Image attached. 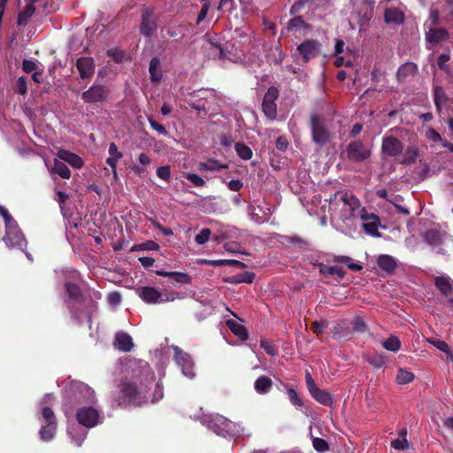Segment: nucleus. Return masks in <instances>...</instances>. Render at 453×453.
<instances>
[{
	"label": "nucleus",
	"instance_id": "28",
	"mask_svg": "<svg viewBox=\"0 0 453 453\" xmlns=\"http://www.w3.org/2000/svg\"><path fill=\"white\" fill-rule=\"evenodd\" d=\"M35 12V5L32 3H27L25 9L19 12L17 24L19 27H24L28 23L30 18L34 15Z\"/></svg>",
	"mask_w": 453,
	"mask_h": 453
},
{
	"label": "nucleus",
	"instance_id": "15",
	"mask_svg": "<svg viewBox=\"0 0 453 453\" xmlns=\"http://www.w3.org/2000/svg\"><path fill=\"white\" fill-rule=\"evenodd\" d=\"M449 37V32L444 27H429L426 31V41L432 46L448 41Z\"/></svg>",
	"mask_w": 453,
	"mask_h": 453
},
{
	"label": "nucleus",
	"instance_id": "47",
	"mask_svg": "<svg viewBox=\"0 0 453 453\" xmlns=\"http://www.w3.org/2000/svg\"><path fill=\"white\" fill-rule=\"evenodd\" d=\"M368 363L375 368H381L386 364V358L381 354H372L367 357Z\"/></svg>",
	"mask_w": 453,
	"mask_h": 453
},
{
	"label": "nucleus",
	"instance_id": "24",
	"mask_svg": "<svg viewBox=\"0 0 453 453\" xmlns=\"http://www.w3.org/2000/svg\"><path fill=\"white\" fill-rule=\"evenodd\" d=\"M150 78L153 83L159 82L163 78L161 71V61L159 58L154 57L151 58L149 67Z\"/></svg>",
	"mask_w": 453,
	"mask_h": 453
},
{
	"label": "nucleus",
	"instance_id": "21",
	"mask_svg": "<svg viewBox=\"0 0 453 453\" xmlns=\"http://www.w3.org/2000/svg\"><path fill=\"white\" fill-rule=\"evenodd\" d=\"M139 296L147 303H160L162 292L153 287H142Z\"/></svg>",
	"mask_w": 453,
	"mask_h": 453
},
{
	"label": "nucleus",
	"instance_id": "64",
	"mask_svg": "<svg viewBox=\"0 0 453 453\" xmlns=\"http://www.w3.org/2000/svg\"><path fill=\"white\" fill-rule=\"evenodd\" d=\"M109 154H110V157H114L118 159H120L123 157V153L119 151L118 146L114 142H111L109 145Z\"/></svg>",
	"mask_w": 453,
	"mask_h": 453
},
{
	"label": "nucleus",
	"instance_id": "5",
	"mask_svg": "<svg viewBox=\"0 0 453 453\" xmlns=\"http://www.w3.org/2000/svg\"><path fill=\"white\" fill-rule=\"evenodd\" d=\"M346 157L349 161L359 163L365 161L371 157V150L367 149L360 140L350 142L345 150Z\"/></svg>",
	"mask_w": 453,
	"mask_h": 453
},
{
	"label": "nucleus",
	"instance_id": "42",
	"mask_svg": "<svg viewBox=\"0 0 453 453\" xmlns=\"http://www.w3.org/2000/svg\"><path fill=\"white\" fill-rule=\"evenodd\" d=\"M160 246L154 241H146L145 242L135 244L131 248V251L138 250H159Z\"/></svg>",
	"mask_w": 453,
	"mask_h": 453
},
{
	"label": "nucleus",
	"instance_id": "19",
	"mask_svg": "<svg viewBox=\"0 0 453 453\" xmlns=\"http://www.w3.org/2000/svg\"><path fill=\"white\" fill-rule=\"evenodd\" d=\"M46 165H47L48 170L51 175L57 174V175L60 176L62 179H65V180H68L71 178L70 169L65 165V163L64 161H62L61 159H59L58 157L54 158L52 165L47 164Z\"/></svg>",
	"mask_w": 453,
	"mask_h": 453
},
{
	"label": "nucleus",
	"instance_id": "43",
	"mask_svg": "<svg viewBox=\"0 0 453 453\" xmlns=\"http://www.w3.org/2000/svg\"><path fill=\"white\" fill-rule=\"evenodd\" d=\"M351 326L353 332L356 333L363 334L367 330L366 323L360 316H356L353 318L351 321Z\"/></svg>",
	"mask_w": 453,
	"mask_h": 453
},
{
	"label": "nucleus",
	"instance_id": "49",
	"mask_svg": "<svg viewBox=\"0 0 453 453\" xmlns=\"http://www.w3.org/2000/svg\"><path fill=\"white\" fill-rule=\"evenodd\" d=\"M326 327L327 322L326 320L314 321L311 326V331L317 335L322 334Z\"/></svg>",
	"mask_w": 453,
	"mask_h": 453
},
{
	"label": "nucleus",
	"instance_id": "53",
	"mask_svg": "<svg viewBox=\"0 0 453 453\" xmlns=\"http://www.w3.org/2000/svg\"><path fill=\"white\" fill-rule=\"evenodd\" d=\"M157 175L159 179L169 181L171 177V168L169 165H163L157 169Z\"/></svg>",
	"mask_w": 453,
	"mask_h": 453
},
{
	"label": "nucleus",
	"instance_id": "44",
	"mask_svg": "<svg viewBox=\"0 0 453 453\" xmlns=\"http://www.w3.org/2000/svg\"><path fill=\"white\" fill-rule=\"evenodd\" d=\"M312 446L314 449L319 453H325L329 450V444L328 442L319 437L312 438Z\"/></svg>",
	"mask_w": 453,
	"mask_h": 453
},
{
	"label": "nucleus",
	"instance_id": "34",
	"mask_svg": "<svg viewBox=\"0 0 453 453\" xmlns=\"http://www.w3.org/2000/svg\"><path fill=\"white\" fill-rule=\"evenodd\" d=\"M434 284L443 296H448L452 291V285L449 278L439 276L435 278Z\"/></svg>",
	"mask_w": 453,
	"mask_h": 453
},
{
	"label": "nucleus",
	"instance_id": "55",
	"mask_svg": "<svg viewBox=\"0 0 453 453\" xmlns=\"http://www.w3.org/2000/svg\"><path fill=\"white\" fill-rule=\"evenodd\" d=\"M288 398H289V401L291 402V403L296 407H301L303 406V401L302 399L299 397V395H297L296 391L294 390L293 388H288Z\"/></svg>",
	"mask_w": 453,
	"mask_h": 453
},
{
	"label": "nucleus",
	"instance_id": "38",
	"mask_svg": "<svg viewBox=\"0 0 453 453\" xmlns=\"http://www.w3.org/2000/svg\"><path fill=\"white\" fill-rule=\"evenodd\" d=\"M65 287L68 296L73 299L75 302H80L82 297L80 287L73 282H66Z\"/></svg>",
	"mask_w": 453,
	"mask_h": 453
},
{
	"label": "nucleus",
	"instance_id": "57",
	"mask_svg": "<svg viewBox=\"0 0 453 453\" xmlns=\"http://www.w3.org/2000/svg\"><path fill=\"white\" fill-rule=\"evenodd\" d=\"M360 218L364 221V223L377 221L380 219L379 216L374 213H369L366 211L365 208H362L360 211Z\"/></svg>",
	"mask_w": 453,
	"mask_h": 453
},
{
	"label": "nucleus",
	"instance_id": "13",
	"mask_svg": "<svg viewBox=\"0 0 453 453\" xmlns=\"http://www.w3.org/2000/svg\"><path fill=\"white\" fill-rule=\"evenodd\" d=\"M297 50L302 55L303 62L307 63L319 55L320 43L317 40L309 39L298 45Z\"/></svg>",
	"mask_w": 453,
	"mask_h": 453
},
{
	"label": "nucleus",
	"instance_id": "3",
	"mask_svg": "<svg viewBox=\"0 0 453 453\" xmlns=\"http://www.w3.org/2000/svg\"><path fill=\"white\" fill-rule=\"evenodd\" d=\"M330 207H338L342 205V217L343 219H349L356 215V211L360 208L359 199L347 192H337L329 201Z\"/></svg>",
	"mask_w": 453,
	"mask_h": 453
},
{
	"label": "nucleus",
	"instance_id": "29",
	"mask_svg": "<svg viewBox=\"0 0 453 453\" xmlns=\"http://www.w3.org/2000/svg\"><path fill=\"white\" fill-rule=\"evenodd\" d=\"M256 278V274L252 272H243L241 273H237L232 277H229L226 281L232 284H240V283H252Z\"/></svg>",
	"mask_w": 453,
	"mask_h": 453
},
{
	"label": "nucleus",
	"instance_id": "23",
	"mask_svg": "<svg viewBox=\"0 0 453 453\" xmlns=\"http://www.w3.org/2000/svg\"><path fill=\"white\" fill-rule=\"evenodd\" d=\"M310 394L317 402L325 406H332L334 403V398L332 395L326 390L320 389L319 387L313 388Z\"/></svg>",
	"mask_w": 453,
	"mask_h": 453
},
{
	"label": "nucleus",
	"instance_id": "59",
	"mask_svg": "<svg viewBox=\"0 0 453 453\" xmlns=\"http://www.w3.org/2000/svg\"><path fill=\"white\" fill-rule=\"evenodd\" d=\"M429 20L431 21V27H436L440 24V12L437 9L430 10Z\"/></svg>",
	"mask_w": 453,
	"mask_h": 453
},
{
	"label": "nucleus",
	"instance_id": "46",
	"mask_svg": "<svg viewBox=\"0 0 453 453\" xmlns=\"http://www.w3.org/2000/svg\"><path fill=\"white\" fill-rule=\"evenodd\" d=\"M184 294L177 291H167L162 292V297L160 298V303H167L173 302L176 299L184 298Z\"/></svg>",
	"mask_w": 453,
	"mask_h": 453
},
{
	"label": "nucleus",
	"instance_id": "18",
	"mask_svg": "<svg viewBox=\"0 0 453 453\" xmlns=\"http://www.w3.org/2000/svg\"><path fill=\"white\" fill-rule=\"evenodd\" d=\"M57 157L75 169H81L84 165V161L79 155L66 150H59Z\"/></svg>",
	"mask_w": 453,
	"mask_h": 453
},
{
	"label": "nucleus",
	"instance_id": "27",
	"mask_svg": "<svg viewBox=\"0 0 453 453\" xmlns=\"http://www.w3.org/2000/svg\"><path fill=\"white\" fill-rule=\"evenodd\" d=\"M228 165L226 164H222L219 160L215 158H209L207 162H199L197 165V169L199 171H220L223 169H226Z\"/></svg>",
	"mask_w": 453,
	"mask_h": 453
},
{
	"label": "nucleus",
	"instance_id": "54",
	"mask_svg": "<svg viewBox=\"0 0 453 453\" xmlns=\"http://www.w3.org/2000/svg\"><path fill=\"white\" fill-rule=\"evenodd\" d=\"M186 179L192 182L196 187H203L205 185L203 179L196 173H188L186 174Z\"/></svg>",
	"mask_w": 453,
	"mask_h": 453
},
{
	"label": "nucleus",
	"instance_id": "41",
	"mask_svg": "<svg viewBox=\"0 0 453 453\" xmlns=\"http://www.w3.org/2000/svg\"><path fill=\"white\" fill-rule=\"evenodd\" d=\"M382 346L389 351L396 352L401 348V342L395 335H390L386 341L383 342Z\"/></svg>",
	"mask_w": 453,
	"mask_h": 453
},
{
	"label": "nucleus",
	"instance_id": "48",
	"mask_svg": "<svg viewBox=\"0 0 453 453\" xmlns=\"http://www.w3.org/2000/svg\"><path fill=\"white\" fill-rule=\"evenodd\" d=\"M211 234V229L209 228H203L199 234H197L195 237V241L197 244L199 245H203L204 243H206L209 239H210V236Z\"/></svg>",
	"mask_w": 453,
	"mask_h": 453
},
{
	"label": "nucleus",
	"instance_id": "40",
	"mask_svg": "<svg viewBox=\"0 0 453 453\" xmlns=\"http://www.w3.org/2000/svg\"><path fill=\"white\" fill-rule=\"evenodd\" d=\"M234 148L237 155L243 160H249L253 156L251 149L243 142L235 143Z\"/></svg>",
	"mask_w": 453,
	"mask_h": 453
},
{
	"label": "nucleus",
	"instance_id": "35",
	"mask_svg": "<svg viewBox=\"0 0 453 453\" xmlns=\"http://www.w3.org/2000/svg\"><path fill=\"white\" fill-rule=\"evenodd\" d=\"M424 241L429 245H440L442 242L441 235L438 230L430 229L423 235Z\"/></svg>",
	"mask_w": 453,
	"mask_h": 453
},
{
	"label": "nucleus",
	"instance_id": "60",
	"mask_svg": "<svg viewBox=\"0 0 453 453\" xmlns=\"http://www.w3.org/2000/svg\"><path fill=\"white\" fill-rule=\"evenodd\" d=\"M22 69L25 73H27L35 72L37 69V65L32 60L25 59L22 63Z\"/></svg>",
	"mask_w": 453,
	"mask_h": 453
},
{
	"label": "nucleus",
	"instance_id": "36",
	"mask_svg": "<svg viewBox=\"0 0 453 453\" xmlns=\"http://www.w3.org/2000/svg\"><path fill=\"white\" fill-rule=\"evenodd\" d=\"M418 150L415 146H408L403 154V158L401 160L402 165H411L417 160Z\"/></svg>",
	"mask_w": 453,
	"mask_h": 453
},
{
	"label": "nucleus",
	"instance_id": "9",
	"mask_svg": "<svg viewBox=\"0 0 453 453\" xmlns=\"http://www.w3.org/2000/svg\"><path fill=\"white\" fill-rule=\"evenodd\" d=\"M110 89L104 85L93 84L81 94V99L87 104L102 103L108 99Z\"/></svg>",
	"mask_w": 453,
	"mask_h": 453
},
{
	"label": "nucleus",
	"instance_id": "56",
	"mask_svg": "<svg viewBox=\"0 0 453 453\" xmlns=\"http://www.w3.org/2000/svg\"><path fill=\"white\" fill-rule=\"evenodd\" d=\"M260 346L265 350L267 354L271 356H274L277 353V349L272 342L262 340L260 342Z\"/></svg>",
	"mask_w": 453,
	"mask_h": 453
},
{
	"label": "nucleus",
	"instance_id": "16",
	"mask_svg": "<svg viewBox=\"0 0 453 453\" xmlns=\"http://www.w3.org/2000/svg\"><path fill=\"white\" fill-rule=\"evenodd\" d=\"M76 67L82 80L89 79L95 73L94 59L89 57H81L77 59Z\"/></svg>",
	"mask_w": 453,
	"mask_h": 453
},
{
	"label": "nucleus",
	"instance_id": "25",
	"mask_svg": "<svg viewBox=\"0 0 453 453\" xmlns=\"http://www.w3.org/2000/svg\"><path fill=\"white\" fill-rule=\"evenodd\" d=\"M386 23L402 24L404 21V14L397 8H388L384 12Z\"/></svg>",
	"mask_w": 453,
	"mask_h": 453
},
{
	"label": "nucleus",
	"instance_id": "4",
	"mask_svg": "<svg viewBox=\"0 0 453 453\" xmlns=\"http://www.w3.org/2000/svg\"><path fill=\"white\" fill-rule=\"evenodd\" d=\"M42 416L43 424L39 431L41 440L49 441L52 440L57 432V418L54 411L50 407H43L42 409Z\"/></svg>",
	"mask_w": 453,
	"mask_h": 453
},
{
	"label": "nucleus",
	"instance_id": "58",
	"mask_svg": "<svg viewBox=\"0 0 453 453\" xmlns=\"http://www.w3.org/2000/svg\"><path fill=\"white\" fill-rule=\"evenodd\" d=\"M149 123H150L151 128L156 130L158 134H163V135L168 134V132L165 129V127L163 125L155 121L153 119L149 118Z\"/></svg>",
	"mask_w": 453,
	"mask_h": 453
},
{
	"label": "nucleus",
	"instance_id": "7",
	"mask_svg": "<svg viewBox=\"0 0 453 453\" xmlns=\"http://www.w3.org/2000/svg\"><path fill=\"white\" fill-rule=\"evenodd\" d=\"M5 235L4 241L8 247L22 248L26 244L24 234L19 228V226L14 219L5 225Z\"/></svg>",
	"mask_w": 453,
	"mask_h": 453
},
{
	"label": "nucleus",
	"instance_id": "1",
	"mask_svg": "<svg viewBox=\"0 0 453 453\" xmlns=\"http://www.w3.org/2000/svg\"><path fill=\"white\" fill-rule=\"evenodd\" d=\"M95 401V391L88 385L81 381H73L65 391L62 410L65 417L69 418L76 409L84 404H92Z\"/></svg>",
	"mask_w": 453,
	"mask_h": 453
},
{
	"label": "nucleus",
	"instance_id": "61",
	"mask_svg": "<svg viewBox=\"0 0 453 453\" xmlns=\"http://www.w3.org/2000/svg\"><path fill=\"white\" fill-rule=\"evenodd\" d=\"M210 8V4L205 3L202 5V8L198 13L197 19H196V24H200L207 16L208 12Z\"/></svg>",
	"mask_w": 453,
	"mask_h": 453
},
{
	"label": "nucleus",
	"instance_id": "20",
	"mask_svg": "<svg viewBox=\"0 0 453 453\" xmlns=\"http://www.w3.org/2000/svg\"><path fill=\"white\" fill-rule=\"evenodd\" d=\"M155 273L158 276L168 277L174 282L180 285H188L191 283L192 278L189 274L182 272H168L165 270H157Z\"/></svg>",
	"mask_w": 453,
	"mask_h": 453
},
{
	"label": "nucleus",
	"instance_id": "37",
	"mask_svg": "<svg viewBox=\"0 0 453 453\" xmlns=\"http://www.w3.org/2000/svg\"><path fill=\"white\" fill-rule=\"evenodd\" d=\"M414 380V374L403 368H399L395 377L397 384L405 385L411 382Z\"/></svg>",
	"mask_w": 453,
	"mask_h": 453
},
{
	"label": "nucleus",
	"instance_id": "22",
	"mask_svg": "<svg viewBox=\"0 0 453 453\" xmlns=\"http://www.w3.org/2000/svg\"><path fill=\"white\" fill-rule=\"evenodd\" d=\"M114 346L121 351L128 352L133 349L134 342L132 337L128 334L118 332L115 335Z\"/></svg>",
	"mask_w": 453,
	"mask_h": 453
},
{
	"label": "nucleus",
	"instance_id": "10",
	"mask_svg": "<svg viewBox=\"0 0 453 453\" xmlns=\"http://www.w3.org/2000/svg\"><path fill=\"white\" fill-rule=\"evenodd\" d=\"M311 127L313 142L319 146L325 145L328 142L330 134L323 120L318 115H312Z\"/></svg>",
	"mask_w": 453,
	"mask_h": 453
},
{
	"label": "nucleus",
	"instance_id": "14",
	"mask_svg": "<svg viewBox=\"0 0 453 453\" xmlns=\"http://www.w3.org/2000/svg\"><path fill=\"white\" fill-rule=\"evenodd\" d=\"M382 152L392 157L400 156L403 151V144L395 136H386L382 140Z\"/></svg>",
	"mask_w": 453,
	"mask_h": 453
},
{
	"label": "nucleus",
	"instance_id": "63",
	"mask_svg": "<svg viewBox=\"0 0 453 453\" xmlns=\"http://www.w3.org/2000/svg\"><path fill=\"white\" fill-rule=\"evenodd\" d=\"M450 59V56L449 54H441L437 59V65L441 70H446L447 62Z\"/></svg>",
	"mask_w": 453,
	"mask_h": 453
},
{
	"label": "nucleus",
	"instance_id": "51",
	"mask_svg": "<svg viewBox=\"0 0 453 453\" xmlns=\"http://www.w3.org/2000/svg\"><path fill=\"white\" fill-rule=\"evenodd\" d=\"M391 447L395 449L404 450L410 448V443L406 438H397L391 441Z\"/></svg>",
	"mask_w": 453,
	"mask_h": 453
},
{
	"label": "nucleus",
	"instance_id": "62",
	"mask_svg": "<svg viewBox=\"0 0 453 453\" xmlns=\"http://www.w3.org/2000/svg\"><path fill=\"white\" fill-rule=\"evenodd\" d=\"M18 92L20 95H25L27 92V79L25 77H19L17 81Z\"/></svg>",
	"mask_w": 453,
	"mask_h": 453
},
{
	"label": "nucleus",
	"instance_id": "2",
	"mask_svg": "<svg viewBox=\"0 0 453 453\" xmlns=\"http://www.w3.org/2000/svg\"><path fill=\"white\" fill-rule=\"evenodd\" d=\"M145 396L136 383L127 379L121 380L118 385V393L115 401L118 405L126 408L130 404L141 405Z\"/></svg>",
	"mask_w": 453,
	"mask_h": 453
},
{
	"label": "nucleus",
	"instance_id": "12",
	"mask_svg": "<svg viewBox=\"0 0 453 453\" xmlns=\"http://www.w3.org/2000/svg\"><path fill=\"white\" fill-rule=\"evenodd\" d=\"M157 19L154 16L152 9H145L142 13V21L140 25V33L146 38H150L157 31Z\"/></svg>",
	"mask_w": 453,
	"mask_h": 453
},
{
	"label": "nucleus",
	"instance_id": "33",
	"mask_svg": "<svg viewBox=\"0 0 453 453\" xmlns=\"http://www.w3.org/2000/svg\"><path fill=\"white\" fill-rule=\"evenodd\" d=\"M255 389L259 394H265L270 391L273 387V380L266 376H260L255 381Z\"/></svg>",
	"mask_w": 453,
	"mask_h": 453
},
{
	"label": "nucleus",
	"instance_id": "31",
	"mask_svg": "<svg viewBox=\"0 0 453 453\" xmlns=\"http://www.w3.org/2000/svg\"><path fill=\"white\" fill-rule=\"evenodd\" d=\"M417 70L418 66L416 64L412 62H407L398 68L396 72V77L399 81L404 80L408 76L415 74Z\"/></svg>",
	"mask_w": 453,
	"mask_h": 453
},
{
	"label": "nucleus",
	"instance_id": "39",
	"mask_svg": "<svg viewBox=\"0 0 453 453\" xmlns=\"http://www.w3.org/2000/svg\"><path fill=\"white\" fill-rule=\"evenodd\" d=\"M320 272L323 274L332 275L338 280H342L346 274V272L342 267L337 265L321 267Z\"/></svg>",
	"mask_w": 453,
	"mask_h": 453
},
{
	"label": "nucleus",
	"instance_id": "26",
	"mask_svg": "<svg viewBox=\"0 0 453 453\" xmlns=\"http://www.w3.org/2000/svg\"><path fill=\"white\" fill-rule=\"evenodd\" d=\"M377 263L379 267L388 273H392L397 265L395 259L389 255H380Z\"/></svg>",
	"mask_w": 453,
	"mask_h": 453
},
{
	"label": "nucleus",
	"instance_id": "32",
	"mask_svg": "<svg viewBox=\"0 0 453 453\" xmlns=\"http://www.w3.org/2000/svg\"><path fill=\"white\" fill-rule=\"evenodd\" d=\"M434 101L436 106L437 111L441 110L443 104L449 101V97L445 93L444 89L441 86H435L434 88Z\"/></svg>",
	"mask_w": 453,
	"mask_h": 453
},
{
	"label": "nucleus",
	"instance_id": "45",
	"mask_svg": "<svg viewBox=\"0 0 453 453\" xmlns=\"http://www.w3.org/2000/svg\"><path fill=\"white\" fill-rule=\"evenodd\" d=\"M380 219H378L377 221H371V222L364 223L363 228L365 229V231L367 234H369L372 236H375V237H380V234L378 231V226H380Z\"/></svg>",
	"mask_w": 453,
	"mask_h": 453
},
{
	"label": "nucleus",
	"instance_id": "17",
	"mask_svg": "<svg viewBox=\"0 0 453 453\" xmlns=\"http://www.w3.org/2000/svg\"><path fill=\"white\" fill-rule=\"evenodd\" d=\"M205 422L208 427L219 435H224L229 426V421L221 415L211 416Z\"/></svg>",
	"mask_w": 453,
	"mask_h": 453
},
{
	"label": "nucleus",
	"instance_id": "50",
	"mask_svg": "<svg viewBox=\"0 0 453 453\" xmlns=\"http://www.w3.org/2000/svg\"><path fill=\"white\" fill-rule=\"evenodd\" d=\"M433 344L441 351L445 352L448 355V359L453 361V355L449 350V347L447 342L441 340H436L433 342Z\"/></svg>",
	"mask_w": 453,
	"mask_h": 453
},
{
	"label": "nucleus",
	"instance_id": "52",
	"mask_svg": "<svg viewBox=\"0 0 453 453\" xmlns=\"http://www.w3.org/2000/svg\"><path fill=\"white\" fill-rule=\"evenodd\" d=\"M306 26L304 20L302 17H296L289 20L288 29L292 30H297L301 27H304Z\"/></svg>",
	"mask_w": 453,
	"mask_h": 453
},
{
	"label": "nucleus",
	"instance_id": "8",
	"mask_svg": "<svg viewBox=\"0 0 453 453\" xmlns=\"http://www.w3.org/2000/svg\"><path fill=\"white\" fill-rule=\"evenodd\" d=\"M174 357L173 359L177 365L181 369L183 375L189 379H193L196 375L194 371V362L191 356L183 351L178 346L173 347Z\"/></svg>",
	"mask_w": 453,
	"mask_h": 453
},
{
	"label": "nucleus",
	"instance_id": "6",
	"mask_svg": "<svg viewBox=\"0 0 453 453\" xmlns=\"http://www.w3.org/2000/svg\"><path fill=\"white\" fill-rule=\"evenodd\" d=\"M75 411L78 423L87 428L95 427L100 423L99 411L91 406H82Z\"/></svg>",
	"mask_w": 453,
	"mask_h": 453
},
{
	"label": "nucleus",
	"instance_id": "11",
	"mask_svg": "<svg viewBox=\"0 0 453 453\" xmlns=\"http://www.w3.org/2000/svg\"><path fill=\"white\" fill-rule=\"evenodd\" d=\"M279 96V90L275 87H271L268 88L265 93L262 109L265 115L271 120L274 119L277 116V106L275 104V100Z\"/></svg>",
	"mask_w": 453,
	"mask_h": 453
},
{
	"label": "nucleus",
	"instance_id": "30",
	"mask_svg": "<svg viewBox=\"0 0 453 453\" xmlns=\"http://www.w3.org/2000/svg\"><path fill=\"white\" fill-rule=\"evenodd\" d=\"M226 325L231 332L241 340L245 341L249 338L248 331L244 326L232 319L227 320Z\"/></svg>",
	"mask_w": 453,
	"mask_h": 453
}]
</instances>
